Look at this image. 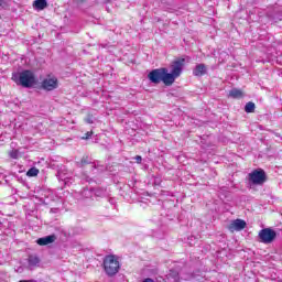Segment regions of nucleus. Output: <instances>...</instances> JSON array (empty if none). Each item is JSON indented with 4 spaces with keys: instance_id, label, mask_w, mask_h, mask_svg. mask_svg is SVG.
Here are the masks:
<instances>
[{
    "instance_id": "2eb2a0df",
    "label": "nucleus",
    "mask_w": 282,
    "mask_h": 282,
    "mask_svg": "<svg viewBox=\"0 0 282 282\" xmlns=\"http://www.w3.org/2000/svg\"><path fill=\"white\" fill-rule=\"evenodd\" d=\"M229 98H243V91H241V89L232 88L229 91Z\"/></svg>"
},
{
    "instance_id": "4468645a",
    "label": "nucleus",
    "mask_w": 282,
    "mask_h": 282,
    "mask_svg": "<svg viewBox=\"0 0 282 282\" xmlns=\"http://www.w3.org/2000/svg\"><path fill=\"white\" fill-rule=\"evenodd\" d=\"M33 7L35 10H45L47 8V0H35Z\"/></svg>"
},
{
    "instance_id": "393cba45",
    "label": "nucleus",
    "mask_w": 282,
    "mask_h": 282,
    "mask_svg": "<svg viewBox=\"0 0 282 282\" xmlns=\"http://www.w3.org/2000/svg\"><path fill=\"white\" fill-rule=\"evenodd\" d=\"M143 282H155V281L151 278H147Z\"/></svg>"
},
{
    "instance_id": "f257e3e1",
    "label": "nucleus",
    "mask_w": 282,
    "mask_h": 282,
    "mask_svg": "<svg viewBox=\"0 0 282 282\" xmlns=\"http://www.w3.org/2000/svg\"><path fill=\"white\" fill-rule=\"evenodd\" d=\"M166 76H169V68L166 67L152 69L148 74L150 83H153L154 85H160V83H163L166 87H171L173 84H171V79H167Z\"/></svg>"
},
{
    "instance_id": "f03ea898",
    "label": "nucleus",
    "mask_w": 282,
    "mask_h": 282,
    "mask_svg": "<svg viewBox=\"0 0 282 282\" xmlns=\"http://www.w3.org/2000/svg\"><path fill=\"white\" fill-rule=\"evenodd\" d=\"M12 80L17 83V85H21L22 87H32V85L36 83V79L34 78V73H32V70L14 73L12 75Z\"/></svg>"
},
{
    "instance_id": "1a4fd4ad",
    "label": "nucleus",
    "mask_w": 282,
    "mask_h": 282,
    "mask_svg": "<svg viewBox=\"0 0 282 282\" xmlns=\"http://www.w3.org/2000/svg\"><path fill=\"white\" fill-rule=\"evenodd\" d=\"M207 72H208V68L206 67V64H197L193 69V75L197 77H202V76H205Z\"/></svg>"
},
{
    "instance_id": "0eeeda50",
    "label": "nucleus",
    "mask_w": 282,
    "mask_h": 282,
    "mask_svg": "<svg viewBox=\"0 0 282 282\" xmlns=\"http://www.w3.org/2000/svg\"><path fill=\"white\" fill-rule=\"evenodd\" d=\"M42 89H45V91H54V89H58V78L47 76L42 82Z\"/></svg>"
},
{
    "instance_id": "6ab92c4d",
    "label": "nucleus",
    "mask_w": 282,
    "mask_h": 282,
    "mask_svg": "<svg viewBox=\"0 0 282 282\" xmlns=\"http://www.w3.org/2000/svg\"><path fill=\"white\" fill-rule=\"evenodd\" d=\"M20 155L21 154H20L19 150H11L9 152V156L11 158V160H19Z\"/></svg>"
},
{
    "instance_id": "a211bd4d",
    "label": "nucleus",
    "mask_w": 282,
    "mask_h": 282,
    "mask_svg": "<svg viewBox=\"0 0 282 282\" xmlns=\"http://www.w3.org/2000/svg\"><path fill=\"white\" fill-rule=\"evenodd\" d=\"M28 177H36V175H39V169L36 167H31L28 172H26Z\"/></svg>"
},
{
    "instance_id": "6e6552de",
    "label": "nucleus",
    "mask_w": 282,
    "mask_h": 282,
    "mask_svg": "<svg viewBox=\"0 0 282 282\" xmlns=\"http://www.w3.org/2000/svg\"><path fill=\"white\" fill-rule=\"evenodd\" d=\"M246 226H247L246 220H243V219H236V220H232L228 225V230L230 232H241V230H243L246 228Z\"/></svg>"
},
{
    "instance_id": "aec40b11",
    "label": "nucleus",
    "mask_w": 282,
    "mask_h": 282,
    "mask_svg": "<svg viewBox=\"0 0 282 282\" xmlns=\"http://www.w3.org/2000/svg\"><path fill=\"white\" fill-rule=\"evenodd\" d=\"M93 195H96L97 197H105V191L96 189L95 192H93Z\"/></svg>"
},
{
    "instance_id": "39448f33",
    "label": "nucleus",
    "mask_w": 282,
    "mask_h": 282,
    "mask_svg": "<svg viewBox=\"0 0 282 282\" xmlns=\"http://www.w3.org/2000/svg\"><path fill=\"white\" fill-rule=\"evenodd\" d=\"M268 176L265 175V171L258 169L249 173V183L253 184V186H263Z\"/></svg>"
},
{
    "instance_id": "f3484780",
    "label": "nucleus",
    "mask_w": 282,
    "mask_h": 282,
    "mask_svg": "<svg viewBox=\"0 0 282 282\" xmlns=\"http://www.w3.org/2000/svg\"><path fill=\"white\" fill-rule=\"evenodd\" d=\"M254 109H256V106H254V102L252 101L247 102L245 106L246 113H254Z\"/></svg>"
},
{
    "instance_id": "7ed1b4c3",
    "label": "nucleus",
    "mask_w": 282,
    "mask_h": 282,
    "mask_svg": "<svg viewBox=\"0 0 282 282\" xmlns=\"http://www.w3.org/2000/svg\"><path fill=\"white\" fill-rule=\"evenodd\" d=\"M104 270L108 276H116L120 272V261L115 256H107L104 260Z\"/></svg>"
},
{
    "instance_id": "f8f14e48",
    "label": "nucleus",
    "mask_w": 282,
    "mask_h": 282,
    "mask_svg": "<svg viewBox=\"0 0 282 282\" xmlns=\"http://www.w3.org/2000/svg\"><path fill=\"white\" fill-rule=\"evenodd\" d=\"M77 166L79 169H83V166H87V164H90L91 169H96V165L94 163H91V159H89V156H84L80 161H78Z\"/></svg>"
},
{
    "instance_id": "b1692460",
    "label": "nucleus",
    "mask_w": 282,
    "mask_h": 282,
    "mask_svg": "<svg viewBox=\"0 0 282 282\" xmlns=\"http://www.w3.org/2000/svg\"><path fill=\"white\" fill-rule=\"evenodd\" d=\"M19 282H37L36 280H20Z\"/></svg>"
},
{
    "instance_id": "9d476101",
    "label": "nucleus",
    "mask_w": 282,
    "mask_h": 282,
    "mask_svg": "<svg viewBox=\"0 0 282 282\" xmlns=\"http://www.w3.org/2000/svg\"><path fill=\"white\" fill-rule=\"evenodd\" d=\"M56 241V236L51 235L43 238L37 239L36 243L39 246H50V243H54Z\"/></svg>"
},
{
    "instance_id": "bb28decb",
    "label": "nucleus",
    "mask_w": 282,
    "mask_h": 282,
    "mask_svg": "<svg viewBox=\"0 0 282 282\" xmlns=\"http://www.w3.org/2000/svg\"><path fill=\"white\" fill-rule=\"evenodd\" d=\"M67 182H68V181H67V177H65V178H64V183L67 184Z\"/></svg>"
},
{
    "instance_id": "5701e85b",
    "label": "nucleus",
    "mask_w": 282,
    "mask_h": 282,
    "mask_svg": "<svg viewBox=\"0 0 282 282\" xmlns=\"http://www.w3.org/2000/svg\"><path fill=\"white\" fill-rule=\"evenodd\" d=\"M86 122H87L88 124H94V120H91V118H87V119H86Z\"/></svg>"
},
{
    "instance_id": "dca6fc26",
    "label": "nucleus",
    "mask_w": 282,
    "mask_h": 282,
    "mask_svg": "<svg viewBox=\"0 0 282 282\" xmlns=\"http://www.w3.org/2000/svg\"><path fill=\"white\" fill-rule=\"evenodd\" d=\"M82 197H84V199H91V197H94V191L89 188H84L82 191Z\"/></svg>"
},
{
    "instance_id": "412c9836",
    "label": "nucleus",
    "mask_w": 282,
    "mask_h": 282,
    "mask_svg": "<svg viewBox=\"0 0 282 282\" xmlns=\"http://www.w3.org/2000/svg\"><path fill=\"white\" fill-rule=\"evenodd\" d=\"M93 132H86L85 137H83V140H89L91 138Z\"/></svg>"
},
{
    "instance_id": "4be33fe9",
    "label": "nucleus",
    "mask_w": 282,
    "mask_h": 282,
    "mask_svg": "<svg viewBox=\"0 0 282 282\" xmlns=\"http://www.w3.org/2000/svg\"><path fill=\"white\" fill-rule=\"evenodd\" d=\"M134 160L137 161V164H142V156L141 155H137L134 158Z\"/></svg>"
},
{
    "instance_id": "423d86ee",
    "label": "nucleus",
    "mask_w": 282,
    "mask_h": 282,
    "mask_svg": "<svg viewBox=\"0 0 282 282\" xmlns=\"http://www.w3.org/2000/svg\"><path fill=\"white\" fill-rule=\"evenodd\" d=\"M261 243H273L276 239V231L272 228L261 229L258 234Z\"/></svg>"
},
{
    "instance_id": "ddd939ff",
    "label": "nucleus",
    "mask_w": 282,
    "mask_h": 282,
    "mask_svg": "<svg viewBox=\"0 0 282 282\" xmlns=\"http://www.w3.org/2000/svg\"><path fill=\"white\" fill-rule=\"evenodd\" d=\"M164 281L165 282H180V273H177V271L171 270Z\"/></svg>"
},
{
    "instance_id": "cd10ccee",
    "label": "nucleus",
    "mask_w": 282,
    "mask_h": 282,
    "mask_svg": "<svg viewBox=\"0 0 282 282\" xmlns=\"http://www.w3.org/2000/svg\"><path fill=\"white\" fill-rule=\"evenodd\" d=\"M106 1V3H111V0H105Z\"/></svg>"
},
{
    "instance_id": "a878e982",
    "label": "nucleus",
    "mask_w": 282,
    "mask_h": 282,
    "mask_svg": "<svg viewBox=\"0 0 282 282\" xmlns=\"http://www.w3.org/2000/svg\"><path fill=\"white\" fill-rule=\"evenodd\" d=\"M6 6V0H0V7Z\"/></svg>"
},
{
    "instance_id": "20e7f679",
    "label": "nucleus",
    "mask_w": 282,
    "mask_h": 282,
    "mask_svg": "<svg viewBox=\"0 0 282 282\" xmlns=\"http://www.w3.org/2000/svg\"><path fill=\"white\" fill-rule=\"evenodd\" d=\"M184 63H186L185 58L176 59L171 65V68H172L171 73H169V70H167L166 77L172 85H173V83H175L176 78H180V76H182V72L184 69Z\"/></svg>"
},
{
    "instance_id": "9b49d317",
    "label": "nucleus",
    "mask_w": 282,
    "mask_h": 282,
    "mask_svg": "<svg viewBox=\"0 0 282 282\" xmlns=\"http://www.w3.org/2000/svg\"><path fill=\"white\" fill-rule=\"evenodd\" d=\"M39 263L41 260L36 256H29L28 258V268L29 270H34V268H39Z\"/></svg>"
}]
</instances>
